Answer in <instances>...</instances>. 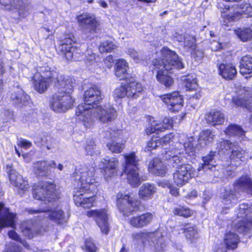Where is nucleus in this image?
<instances>
[{"instance_id": "nucleus-1", "label": "nucleus", "mask_w": 252, "mask_h": 252, "mask_svg": "<svg viewBox=\"0 0 252 252\" xmlns=\"http://www.w3.org/2000/svg\"><path fill=\"white\" fill-rule=\"evenodd\" d=\"M218 151H211L205 157L202 158L203 163L198 167V170H210L214 172V176L219 177L220 174L218 173L220 169V165L216 163V160L218 158V155L221 154L228 153L231 150V155L229 157L230 161H228L225 165L232 166V168L240 165V161H243L249 158L248 154L241 148L237 143H232L227 140H223L218 143Z\"/></svg>"}, {"instance_id": "nucleus-2", "label": "nucleus", "mask_w": 252, "mask_h": 252, "mask_svg": "<svg viewBox=\"0 0 252 252\" xmlns=\"http://www.w3.org/2000/svg\"><path fill=\"white\" fill-rule=\"evenodd\" d=\"M152 63L157 71L158 81L166 87H169L173 84L172 78L167 72L171 73L174 69L184 67L178 55L167 47H163L159 52L155 53Z\"/></svg>"}, {"instance_id": "nucleus-3", "label": "nucleus", "mask_w": 252, "mask_h": 252, "mask_svg": "<svg viewBox=\"0 0 252 252\" xmlns=\"http://www.w3.org/2000/svg\"><path fill=\"white\" fill-rule=\"evenodd\" d=\"M181 143L182 142L180 141L177 144L179 146H177V148L165 150L162 153V158L167 160V164L176 168L173 174V180L178 186L185 185L189 178L196 175V172L190 164L182 163L183 158L181 154L183 153V150L178 148Z\"/></svg>"}, {"instance_id": "nucleus-4", "label": "nucleus", "mask_w": 252, "mask_h": 252, "mask_svg": "<svg viewBox=\"0 0 252 252\" xmlns=\"http://www.w3.org/2000/svg\"><path fill=\"white\" fill-rule=\"evenodd\" d=\"M73 78L61 77L56 84L57 92L53 95L51 108L56 112H64L72 108L74 99L72 96L74 88Z\"/></svg>"}, {"instance_id": "nucleus-5", "label": "nucleus", "mask_w": 252, "mask_h": 252, "mask_svg": "<svg viewBox=\"0 0 252 252\" xmlns=\"http://www.w3.org/2000/svg\"><path fill=\"white\" fill-rule=\"evenodd\" d=\"M84 113L86 115H81L78 122L86 128H91L96 120L102 123L108 124L114 120L117 116L116 110L110 104L97 106L91 110L85 111Z\"/></svg>"}, {"instance_id": "nucleus-6", "label": "nucleus", "mask_w": 252, "mask_h": 252, "mask_svg": "<svg viewBox=\"0 0 252 252\" xmlns=\"http://www.w3.org/2000/svg\"><path fill=\"white\" fill-rule=\"evenodd\" d=\"M239 190L252 195V180L249 177H240L234 183L232 188H225L221 191L220 196L221 202L228 206L226 209H222V214L227 213L226 210L237 203L240 198Z\"/></svg>"}, {"instance_id": "nucleus-7", "label": "nucleus", "mask_w": 252, "mask_h": 252, "mask_svg": "<svg viewBox=\"0 0 252 252\" xmlns=\"http://www.w3.org/2000/svg\"><path fill=\"white\" fill-rule=\"evenodd\" d=\"M218 7L222 14V23L224 25H227L229 22L239 20L243 15L252 17V6L249 3L238 2L230 5L219 2Z\"/></svg>"}, {"instance_id": "nucleus-8", "label": "nucleus", "mask_w": 252, "mask_h": 252, "mask_svg": "<svg viewBox=\"0 0 252 252\" xmlns=\"http://www.w3.org/2000/svg\"><path fill=\"white\" fill-rule=\"evenodd\" d=\"M64 76L56 71L51 70L48 66L39 67L38 73L33 76L34 88L40 94L44 93L51 83H54V87L56 88L58 81L61 77Z\"/></svg>"}, {"instance_id": "nucleus-9", "label": "nucleus", "mask_w": 252, "mask_h": 252, "mask_svg": "<svg viewBox=\"0 0 252 252\" xmlns=\"http://www.w3.org/2000/svg\"><path fill=\"white\" fill-rule=\"evenodd\" d=\"M76 181H78V187L75 189L90 190L94 192L97 190L98 183L94 178V168L85 165H80L74 173Z\"/></svg>"}, {"instance_id": "nucleus-10", "label": "nucleus", "mask_w": 252, "mask_h": 252, "mask_svg": "<svg viewBox=\"0 0 252 252\" xmlns=\"http://www.w3.org/2000/svg\"><path fill=\"white\" fill-rule=\"evenodd\" d=\"M103 95L99 88L93 85L85 92L84 94V103L79 104L76 109L75 115L76 119L78 121L79 117L81 115H86L85 111L91 110L92 108L95 107L103 98Z\"/></svg>"}, {"instance_id": "nucleus-11", "label": "nucleus", "mask_w": 252, "mask_h": 252, "mask_svg": "<svg viewBox=\"0 0 252 252\" xmlns=\"http://www.w3.org/2000/svg\"><path fill=\"white\" fill-rule=\"evenodd\" d=\"M236 212L239 220L234 224V228L240 233H249L252 229V204H240Z\"/></svg>"}, {"instance_id": "nucleus-12", "label": "nucleus", "mask_w": 252, "mask_h": 252, "mask_svg": "<svg viewBox=\"0 0 252 252\" xmlns=\"http://www.w3.org/2000/svg\"><path fill=\"white\" fill-rule=\"evenodd\" d=\"M32 194L35 199L44 201L45 204L55 201L58 198L55 185L48 182L39 183L34 186Z\"/></svg>"}, {"instance_id": "nucleus-13", "label": "nucleus", "mask_w": 252, "mask_h": 252, "mask_svg": "<svg viewBox=\"0 0 252 252\" xmlns=\"http://www.w3.org/2000/svg\"><path fill=\"white\" fill-rule=\"evenodd\" d=\"M26 211L32 215L39 214V217L48 218L57 224H63L66 222L67 220V217L59 207L51 208L50 206H47L39 209L29 208L26 209Z\"/></svg>"}, {"instance_id": "nucleus-14", "label": "nucleus", "mask_w": 252, "mask_h": 252, "mask_svg": "<svg viewBox=\"0 0 252 252\" xmlns=\"http://www.w3.org/2000/svg\"><path fill=\"white\" fill-rule=\"evenodd\" d=\"M140 201L130 195L119 192L117 195V206L124 216H127L138 209Z\"/></svg>"}, {"instance_id": "nucleus-15", "label": "nucleus", "mask_w": 252, "mask_h": 252, "mask_svg": "<svg viewBox=\"0 0 252 252\" xmlns=\"http://www.w3.org/2000/svg\"><path fill=\"white\" fill-rule=\"evenodd\" d=\"M87 216L88 217L93 218L102 233L106 235L108 234L110 226L108 222L109 214L107 209L91 210L87 212Z\"/></svg>"}, {"instance_id": "nucleus-16", "label": "nucleus", "mask_w": 252, "mask_h": 252, "mask_svg": "<svg viewBox=\"0 0 252 252\" xmlns=\"http://www.w3.org/2000/svg\"><path fill=\"white\" fill-rule=\"evenodd\" d=\"M236 96L233 97V102L237 106H242L252 110V99L251 90L247 89L244 87H240L237 89ZM250 123L252 125V115L250 119Z\"/></svg>"}, {"instance_id": "nucleus-17", "label": "nucleus", "mask_w": 252, "mask_h": 252, "mask_svg": "<svg viewBox=\"0 0 252 252\" xmlns=\"http://www.w3.org/2000/svg\"><path fill=\"white\" fill-rule=\"evenodd\" d=\"M160 97L171 112H178L183 106V97L178 92L165 94Z\"/></svg>"}, {"instance_id": "nucleus-18", "label": "nucleus", "mask_w": 252, "mask_h": 252, "mask_svg": "<svg viewBox=\"0 0 252 252\" xmlns=\"http://www.w3.org/2000/svg\"><path fill=\"white\" fill-rule=\"evenodd\" d=\"M99 167L103 170L105 179L108 180L117 175L119 160L117 158H104L102 159Z\"/></svg>"}, {"instance_id": "nucleus-19", "label": "nucleus", "mask_w": 252, "mask_h": 252, "mask_svg": "<svg viewBox=\"0 0 252 252\" xmlns=\"http://www.w3.org/2000/svg\"><path fill=\"white\" fill-rule=\"evenodd\" d=\"M6 170L11 184L18 189L19 194L24 193L29 188L27 181L14 170L12 166L7 165Z\"/></svg>"}, {"instance_id": "nucleus-20", "label": "nucleus", "mask_w": 252, "mask_h": 252, "mask_svg": "<svg viewBox=\"0 0 252 252\" xmlns=\"http://www.w3.org/2000/svg\"><path fill=\"white\" fill-rule=\"evenodd\" d=\"M79 26L86 32H94L98 27L95 16L91 13H83L76 17Z\"/></svg>"}, {"instance_id": "nucleus-21", "label": "nucleus", "mask_w": 252, "mask_h": 252, "mask_svg": "<svg viewBox=\"0 0 252 252\" xmlns=\"http://www.w3.org/2000/svg\"><path fill=\"white\" fill-rule=\"evenodd\" d=\"M90 190H85L79 189H74L73 191V200L75 204L84 208H89L93 206L95 200V196H84L85 193Z\"/></svg>"}, {"instance_id": "nucleus-22", "label": "nucleus", "mask_w": 252, "mask_h": 252, "mask_svg": "<svg viewBox=\"0 0 252 252\" xmlns=\"http://www.w3.org/2000/svg\"><path fill=\"white\" fill-rule=\"evenodd\" d=\"M56 162L54 160L40 161L33 165V171L37 176L47 177L51 173V168H56Z\"/></svg>"}, {"instance_id": "nucleus-23", "label": "nucleus", "mask_w": 252, "mask_h": 252, "mask_svg": "<svg viewBox=\"0 0 252 252\" xmlns=\"http://www.w3.org/2000/svg\"><path fill=\"white\" fill-rule=\"evenodd\" d=\"M21 232L29 239L33 238L37 234H41V228L40 225L32 220L23 222L20 227Z\"/></svg>"}, {"instance_id": "nucleus-24", "label": "nucleus", "mask_w": 252, "mask_h": 252, "mask_svg": "<svg viewBox=\"0 0 252 252\" xmlns=\"http://www.w3.org/2000/svg\"><path fill=\"white\" fill-rule=\"evenodd\" d=\"M239 240L237 234L229 232L225 234L224 237L225 246L223 244H220L217 247L216 252H227V250H234L237 247Z\"/></svg>"}, {"instance_id": "nucleus-25", "label": "nucleus", "mask_w": 252, "mask_h": 252, "mask_svg": "<svg viewBox=\"0 0 252 252\" xmlns=\"http://www.w3.org/2000/svg\"><path fill=\"white\" fill-rule=\"evenodd\" d=\"M3 215H0V230L3 227L10 226L14 228L15 226L16 214L10 212L9 210L4 207L3 204L0 203V213Z\"/></svg>"}, {"instance_id": "nucleus-26", "label": "nucleus", "mask_w": 252, "mask_h": 252, "mask_svg": "<svg viewBox=\"0 0 252 252\" xmlns=\"http://www.w3.org/2000/svg\"><path fill=\"white\" fill-rule=\"evenodd\" d=\"M154 216L152 213H146L132 217L129 220V223L134 227L142 228L150 224Z\"/></svg>"}, {"instance_id": "nucleus-27", "label": "nucleus", "mask_w": 252, "mask_h": 252, "mask_svg": "<svg viewBox=\"0 0 252 252\" xmlns=\"http://www.w3.org/2000/svg\"><path fill=\"white\" fill-rule=\"evenodd\" d=\"M117 132L110 129L105 132V136L107 139H113V140L107 144V147L108 149L113 153H121L124 148V144L114 140V139L117 136Z\"/></svg>"}, {"instance_id": "nucleus-28", "label": "nucleus", "mask_w": 252, "mask_h": 252, "mask_svg": "<svg viewBox=\"0 0 252 252\" xmlns=\"http://www.w3.org/2000/svg\"><path fill=\"white\" fill-rule=\"evenodd\" d=\"M126 81V88L127 91V96L136 98L139 97L143 90L141 85L135 81L134 78L130 77Z\"/></svg>"}, {"instance_id": "nucleus-29", "label": "nucleus", "mask_w": 252, "mask_h": 252, "mask_svg": "<svg viewBox=\"0 0 252 252\" xmlns=\"http://www.w3.org/2000/svg\"><path fill=\"white\" fill-rule=\"evenodd\" d=\"M172 120L169 118L163 119L162 123H158L157 121H154L149 125L146 128L148 134L155 132L162 131L163 129H168L172 127Z\"/></svg>"}, {"instance_id": "nucleus-30", "label": "nucleus", "mask_w": 252, "mask_h": 252, "mask_svg": "<svg viewBox=\"0 0 252 252\" xmlns=\"http://www.w3.org/2000/svg\"><path fill=\"white\" fill-rule=\"evenodd\" d=\"M158 232H148L146 231H140L133 233L132 235L133 242L138 245L144 246L146 241H150L155 237L159 236Z\"/></svg>"}, {"instance_id": "nucleus-31", "label": "nucleus", "mask_w": 252, "mask_h": 252, "mask_svg": "<svg viewBox=\"0 0 252 252\" xmlns=\"http://www.w3.org/2000/svg\"><path fill=\"white\" fill-rule=\"evenodd\" d=\"M172 37L179 42L184 41L185 48L193 50L195 47V38L193 36L188 34H182L178 32H174L172 33Z\"/></svg>"}, {"instance_id": "nucleus-32", "label": "nucleus", "mask_w": 252, "mask_h": 252, "mask_svg": "<svg viewBox=\"0 0 252 252\" xmlns=\"http://www.w3.org/2000/svg\"><path fill=\"white\" fill-rule=\"evenodd\" d=\"M123 157L125 159V161L123 164L124 170L139 169V159L135 152H131L129 153L125 154L123 155Z\"/></svg>"}, {"instance_id": "nucleus-33", "label": "nucleus", "mask_w": 252, "mask_h": 252, "mask_svg": "<svg viewBox=\"0 0 252 252\" xmlns=\"http://www.w3.org/2000/svg\"><path fill=\"white\" fill-rule=\"evenodd\" d=\"M218 67L220 75L225 79L232 80L237 74L235 66L232 63H222Z\"/></svg>"}, {"instance_id": "nucleus-34", "label": "nucleus", "mask_w": 252, "mask_h": 252, "mask_svg": "<svg viewBox=\"0 0 252 252\" xmlns=\"http://www.w3.org/2000/svg\"><path fill=\"white\" fill-rule=\"evenodd\" d=\"M10 97L13 103L18 107L27 105L29 100V96L19 88H17L12 92Z\"/></svg>"}, {"instance_id": "nucleus-35", "label": "nucleus", "mask_w": 252, "mask_h": 252, "mask_svg": "<svg viewBox=\"0 0 252 252\" xmlns=\"http://www.w3.org/2000/svg\"><path fill=\"white\" fill-rule=\"evenodd\" d=\"M166 168L158 158L151 160L148 166L149 171L157 176H164L166 172Z\"/></svg>"}, {"instance_id": "nucleus-36", "label": "nucleus", "mask_w": 252, "mask_h": 252, "mask_svg": "<svg viewBox=\"0 0 252 252\" xmlns=\"http://www.w3.org/2000/svg\"><path fill=\"white\" fill-rule=\"evenodd\" d=\"M76 38L73 35H68L67 37L62 40L58 49L66 58V54L75 49L74 45Z\"/></svg>"}, {"instance_id": "nucleus-37", "label": "nucleus", "mask_w": 252, "mask_h": 252, "mask_svg": "<svg viewBox=\"0 0 252 252\" xmlns=\"http://www.w3.org/2000/svg\"><path fill=\"white\" fill-rule=\"evenodd\" d=\"M128 68L127 63L124 59L119 60L115 66V75L118 77L121 78L120 79H124L127 80L129 77V75L127 73Z\"/></svg>"}, {"instance_id": "nucleus-38", "label": "nucleus", "mask_w": 252, "mask_h": 252, "mask_svg": "<svg viewBox=\"0 0 252 252\" xmlns=\"http://www.w3.org/2000/svg\"><path fill=\"white\" fill-rule=\"evenodd\" d=\"M156 192V188L153 185L148 183L143 184L139 190V197L144 200L153 198Z\"/></svg>"}, {"instance_id": "nucleus-39", "label": "nucleus", "mask_w": 252, "mask_h": 252, "mask_svg": "<svg viewBox=\"0 0 252 252\" xmlns=\"http://www.w3.org/2000/svg\"><path fill=\"white\" fill-rule=\"evenodd\" d=\"M215 133L210 129L202 131L198 140V145L201 148L205 147L212 143L215 138Z\"/></svg>"}, {"instance_id": "nucleus-40", "label": "nucleus", "mask_w": 252, "mask_h": 252, "mask_svg": "<svg viewBox=\"0 0 252 252\" xmlns=\"http://www.w3.org/2000/svg\"><path fill=\"white\" fill-rule=\"evenodd\" d=\"M207 123L212 126L220 125L224 121V116L219 111H212L206 115Z\"/></svg>"}, {"instance_id": "nucleus-41", "label": "nucleus", "mask_w": 252, "mask_h": 252, "mask_svg": "<svg viewBox=\"0 0 252 252\" xmlns=\"http://www.w3.org/2000/svg\"><path fill=\"white\" fill-rule=\"evenodd\" d=\"M234 33L242 41H250L252 39V25L237 28L234 30Z\"/></svg>"}, {"instance_id": "nucleus-42", "label": "nucleus", "mask_w": 252, "mask_h": 252, "mask_svg": "<svg viewBox=\"0 0 252 252\" xmlns=\"http://www.w3.org/2000/svg\"><path fill=\"white\" fill-rule=\"evenodd\" d=\"M240 72L243 75L252 73V57L245 56L242 58L240 64Z\"/></svg>"}, {"instance_id": "nucleus-43", "label": "nucleus", "mask_w": 252, "mask_h": 252, "mask_svg": "<svg viewBox=\"0 0 252 252\" xmlns=\"http://www.w3.org/2000/svg\"><path fill=\"white\" fill-rule=\"evenodd\" d=\"M138 169H132L129 170H124L127 175V180L128 183L132 187L138 186L141 180L138 172Z\"/></svg>"}, {"instance_id": "nucleus-44", "label": "nucleus", "mask_w": 252, "mask_h": 252, "mask_svg": "<svg viewBox=\"0 0 252 252\" xmlns=\"http://www.w3.org/2000/svg\"><path fill=\"white\" fill-rule=\"evenodd\" d=\"M184 230L187 239L190 243L194 242L198 239V233L195 226L186 224L184 225Z\"/></svg>"}, {"instance_id": "nucleus-45", "label": "nucleus", "mask_w": 252, "mask_h": 252, "mask_svg": "<svg viewBox=\"0 0 252 252\" xmlns=\"http://www.w3.org/2000/svg\"><path fill=\"white\" fill-rule=\"evenodd\" d=\"M225 134L228 136H236L243 139L245 136V131L238 125L231 124L224 131Z\"/></svg>"}, {"instance_id": "nucleus-46", "label": "nucleus", "mask_w": 252, "mask_h": 252, "mask_svg": "<svg viewBox=\"0 0 252 252\" xmlns=\"http://www.w3.org/2000/svg\"><path fill=\"white\" fill-rule=\"evenodd\" d=\"M159 236L155 237L151 239V241L155 244L154 246V252H164L166 250L167 245L161 235L158 232Z\"/></svg>"}, {"instance_id": "nucleus-47", "label": "nucleus", "mask_w": 252, "mask_h": 252, "mask_svg": "<svg viewBox=\"0 0 252 252\" xmlns=\"http://www.w3.org/2000/svg\"><path fill=\"white\" fill-rule=\"evenodd\" d=\"M182 80L185 86L188 90H195L198 87L197 80L194 75H189L183 76Z\"/></svg>"}, {"instance_id": "nucleus-48", "label": "nucleus", "mask_w": 252, "mask_h": 252, "mask_svg": "<svg viewBox=\"0 0 252 252\" xmlns=\"http://www.w3.org/2000/svg\"><path fill=\"white\" fill-rule=\"evenodd\" d=\"M87 154L91 156H98L100 152L93 140H88L86 141L85 147Z\"/></svg>"}, {"instance_id": "nucleus-49", "label": "nucleus", "mask_w": 252, "mask_h": 252, "mask_svg": "<svg viewBox=\"0 0 252 252\" xmlns=\"http://www.w3.org/2000/svg\"><path fill=\"white\" fill-rule=\"evenodd\" d=\"M99 60V57L93 53L91 50L87 51L85 62L88 67L95 66Z\"/></svg>"}, {"instance_id": "nucleus-50", "label": "nucleus", "mask_w": 252, "mask_h": 252, "mask_svg": "<svg viewBox=\"0 0 252 252\" xmlns=\"http://www.w3.org/2000/svg\"><path fill=\"white\" fill-rule=\"evenodd\" d=\"M193 138L190 137L187 139V141L183 143L184 150L186 153L189 157H192L196 153V148L194 147L192 142Z\"/></svg>"}, {"instance_id": "nucleus-51", "label": "nucleus", "mask_w": 252, "mask_h": 252, "mask_svg": "<svg viewBox=\"0 0 252 252\" xmlns=\"http://www.w3.org/2000/svg\"><path fill=\"white\" fill-rule=\"evenodd\" d=\"M117 47L116 45L111 39L103 41L99 47L101 53L111 52Z\"/></svg>"}, {"instance_id": "nucleus-52", "label": "nucleus", "mask_w": 252, "mask_h": 252, "mask_svg": "<svg viewBox=\"0 0 252 252\" xmlns=\"http://www.w3.org/2000/svg\"><path fill=\"white\" fill-rule=\"evenodd\" d=\"M127 91L126 85L122 84L121 86L117 88L113 92V96L116 101H119L122 98L127 96Z\"/></svg>"}, {"instance_id": "nucleus-53", "label": "nucleus", "mask_w": 252, "mask_h": 252, "mask_svg": "<svg viewBox=\"0 0 252 252\" xmlns=\"http://www.w3.org/2000/svg\"><path fill=\"white\" fill-rule=\"evenodd\" d=\"M75 49L69 52L66 54V59L68 61H78L81 59L83 56V53L81 49L77 48L76 46H74Z\"/></svg>"}, {"instance_id": "nucleus-54", "label": "nucleus", "mask_w": 252, "mask_h": 252, "mask_svg": "<svg viewBox=\"0 0 252 252\" xmlns=\"http://www.w3.org/2000/svg\"><path fill=\"white\" fill-rule=\"evenodd\" d=\"M173 213L175 215L189 218L193 214V212L188 208L180 206L174 208L173 210Z\"/></svg>"}, {"instance_id": "nucleus-55", "label": "nucleus", "mask_w": 252, "mask_h": 252, "mask_svg": "<svg viewBox=\"0 0 252 252\" xmlns=\"http://www.w3.org/2000/svg\"><path fill=\"white\" fill-rule=\"evenodd\" d=\"M126 53L136 63H140L141 61L144 60L142 53L137 52L133 48H128Z\"/></svg>"}, {"instance_id": "nucleus-56", "label": "nucleus", "mask_w": 252, "mask_h": 252, "mask_svg": "<svg viewBox=\"0 0 252 252\" xmlns=\"http://www.w3.org/2000/svg\"><path fill=\"white\" fill-rule=\"evenodd\" d=\"M39 146H45L48 150L53 148L55 145L54 140L50 136H45L41 138L40 143L38 144Z\"/></svg>"}, {"instance_id": "nucleus-57", "label": "nucleus", "mask_w": 252, "mask_h": 252, "mask_svg": "<svg viewBox=\"0 0 252 252\" xmlns=\"http://www.w3.org/2000/svg\"><path fill=\"white\" fill-rule=\"evenodd\" d=\"M159 143V138L153 137L148 142L147 147L145 148V151H150L151 149H155L157 148L160 145Z\"/></svg>"}, {"instance_id": "nucleus-58", "label": "nucleus", "mask_w": 252, "mask_h": 252, "mask_svg": "<svg viewBox=\"0 0 252 252\" xmlns=\"http://www.w3.org/2000/svg\"><path fill=\"white\" fill-rule=\"evenodd\" d=\"M8 236L10 238L12 239L17 242H19L24 247L28 248L29 245L25 241L23 240L18 235V234L14 230H10L8 232Z\"/></svg>"}, {"instance_id": "nucleus-59", "label": "nucleus", "mask_w": 252, "mask_h": 252, "mask_svg": "<svg viewBox=\"0 0 252 252\" xmlns=\"http://www.w3.org/2000/svg\"><path fill=\"white\" fill-rule=\"evenodd\" d=\"M84 248L86 252H96L97 251L95 245L91 239L86 240Z\"/></svg>"}, {"instance_id": "nucleus-60", "label": "nucleus", "mask_w": 252, "mask_h": 252, "mask_svg": "<svg viewBox=\"0 0 252 252\" xmlns=\"http://www.w3.org/2000/svg\"><path fill=\"white\" fill-rule=\"evenodd\" d=\"M3 252H21V248L15 243H11L6 245Z\"/></svg>"}, {"instance_id": "nucleus-61", "label": "nucleus", "mask_w": 252, "mask_h": 252, "mask_svg": "<svg viewBox=\"0 0 252 252\" xmlns=\"http://www.w3.org/2000/svg\"><path fill=\"white\" fill-rule=\"evenodd\" d=\"M191 51L192 56H193L194 58H196V60H200L204 56V53L203 51L198 49L196 47H194V49L193 50Z\"/></svg>"}, {"instance_id": "nucleus-62", "label": "nucleus", "mask_w": 252, "mask_h": 252, "mask_svg": "<svg viewBox=\"0 0 252 252\" xmlns=\"http://www.w3.org/2000/svg\"><path fill=\"white\" fill-rule=\"evenodd\" d=\"M173 138V135L170 133L166 134L161 138H159V143L160 145H164L169 143Z\"/></svg>"}, {"instance_id": "nucleus-63", "label": "nucleus", "mask_w": 252, "mask_h": 252, "mask_svg": "<svg viewBox=\"0 0 252 252\" xmlns=\"http://www.w3.org/2000/svg\"><path fill=\"white\" fill-rule=\"evenodd\" d=\"M17 145L20 147L27 149L32 146V143L26 139H22L18 141Z\"/></svg>"}, {"instance_id": "nucleus-64", "label": "nucleus", "mask_w": 252, "mask_h": 252, "mask_svg": "<svg viewBox=\"0 0 252 252\" xmlns=\"http://www.w3.org/2000/svg\"><path fill=\"white\" fill-rule=\"evenodd\" d=\"M114 60L113 56L112 55H109L107 57H106V58L104 60V64H105V66L108 68H110L112 67V63L113 62Z\"/></svg>"}]
</instances>
